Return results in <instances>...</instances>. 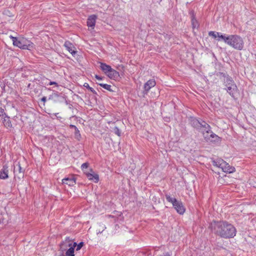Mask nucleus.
<instances>
[{"mask_svg":"<svg viewBox=\"0 0 256 256\" xmlns=\"http://www.w3.org/2000/svg\"><path fill=\"white\" fill-rule=\"evenodd\" d=\"M210 228L213 232L224 238H234L236 234V228L226 222L214 221Z\"/></svg>","mask_w":256,"mask_h":256,"instance_id":"1","label":"nucleus"},{"mask_svg":"<svg viewBox=\"0 0 256 256\" xmlns=\"http://www.w3.org/2000/svg\"><path fill=\"white\" fill-rule=\"evenodd\" d=\"M10 38L12 41L13 44L21 49L30 50L34 48V44L26 38H17L12 36H10Z\"/></svg>","mask_w":256,"mask_h":256,"instance_id":"2","label":"nucleus"},{"mask_svg":"<svg viewBox=\"0 0 256 256\" xmlns=\"http://www.w3.org/2000/svg\"><path fill=\"white\" fill-rule=\"evenodd\" d=\"M226 44L238 50H242L244 46L243 39L237 34L228 35V39H226Z\"/></svg>","mask_w":256,"mask_h":256,"instance_id":"3","label":"nucleus"},{"mask_svg":"<svg viewBox=\"0 0 256 256\" xmlns=\"http://www.w3.org/2000/svg\"><path fill=\"white\" fill-rule=\"evenodd\" d=\"M224 84L226 87L225 89L226 92L230 96L234 98V94L238 92V87L232 78L228 76H224Z\"/></svg>","mask_w":256,"mask_h":256,"instance_id":"4","label":"nucleus"},{"mask_svg":"<svg viewBox=\"0 0 256 256\" xmlns=\"http://www.w3.org/2000/svg\"><path fill=\"white\" fill-rule=\"evenodd\" d=\"M166 198L168 202L172 204L178 213L180 214H183L184 213L186 209L181 201H178L176 198H172L168 194L166 195Z\"/></svg>","mask_w":256,"mask_h":256,"instance_id":"5","label":"nucleus"},{"mask_svg":"<svg viewBox=\"0 0 256 256\" xmlns=\"http://www.w3.org/2000/svg\"><path fill=\"white\" fill-rule=\"evenodd\" d=\"M84 174L89 180L93 181L94 182H98L99 176L96 174L92 168L90 170V172H84Z\"/></svg>","mask_w":256,"mask_h":256,"instance_id":"6","label":"nucleus"},{"mask_svg":"<svg viewBox=\"0 0 256 256\" xmlns=\"http://www.w3.org/2000/svg\"><path fill=\"white\" fill-rule=\"evenodd\" d=\"M156 84V82L154 80L151 79L148 80L146 82L144 86V94H146L150 89L153 87H154Z\"/></svg>","mask_w":256,"mask_h":256,"instance_id":"7","label":"nucleus"},{"mask_svg":"<svg viewBox=\"0 0 256 256\" xmlns=\"http://www.w3.org/2000/svg\"><path fill=\"white\" fill-rule=\"evenodd\" d=\"M210 134L209 137L207 138L206 136H204V138L206 141H210L214 144H218L220 142L221 140L220 137L212 131H210Z\"/></svg>","mask_w":256,"mask_h":256,"instance_id":"8","label":"nucleus"},{"mask_svg":"<svg viewBox=\"0 0 256 256\" xmlns=\"http://www.w3.org/2000/svg\"><path fill=\"white\" fill-rule=\"evenodd\" d=\"M76 183V179L74 176L64 178L62 180V184L68 186H73Z\"/></svg>","mask_w":256,"mask_h":256,"instance_id":"9","label":"nucleus"},{"mask_svg":"<svg viewBox=\"0 0 256 256\" xmlns=\"http://www.w3.org/2000/svg\"><path fill=\"white\" fill-rule=\"evenodd\" d=\"M97 16L95 14H92L88 16L87 20V26L94 29L96 24Z\"/></svg>","mask_w":256,"mask_h":256,"instance_id":"10","label":"nucleus"},{"mask_svg":"<svg viewBox=\"0 0 256 256\" xmlns=\"http://www.w3.org/2000/svg\"><path fill=\"white\" fill-rule=\"evenodd\" d=\"M221 169L224 172L228 174L232 173L235 172L236 170L234 166H230L226 162H224V164L222 166Z\"/></svg>","mask_w":256,"mask_h":256,"instance_id":"11","label":"nucleus"},{"mask_svg":"<svg viewBox=\"0 0 256 256\" xmlns=\"http://www.w3.org/2000/svg\"><path fill=\"white\" fill-rule=\"evenodd\" d=\"M8 169L7 165H4L2 169L0 170V178L2 180H6L8 178Z\"/></svg>","mask_w":256,"mask_h":256,"instance_id":"12","label":"nucleus"},{"mask_svg":"<svg viewBox=\"0 0 256 256\" xmlns=\"http://www.w3.org/2000/svg\"><path fill=\"white\" fill-rule=\"evenodd\" d=\"M64 46L66 49L72 55L76 54V51L74 50V45L68 41H66L64 44Z\"/></svg>","mask_w":256,"mask_h":256,"instance_id":"13","label":"nucleus"},{"mask_svg":"<svg viewBox=\"0 0 256 256\" xmlns=\"http://www.w3.org/2000/svg\"><path fill=\"white\" fill-rule=\"evenodd\" d=\"M68 246L70 248L66 250V256H74V248L76 246V242H74L73 244H68Z\"/></svg>","mask_w":256,"mask_h":256,"instance_id":"14","label":"nucleus"},{"mask_svg":"<svg viewBox=\"0 0 256 256\" xmlns=\"http://www.w3.org/2000/svg\"><path fill=\"white\" fill-rule=\"evenodd\" d=\"M200 128H204V130L208 134H209L211 131V128L210 126L202 120H200Z\"/></svg>","mask_w":256,"mask_h":256,"instance_id":"15","label":"nucleus"},{"mask_svg":"<svg viewBox=\"0 0 256 256\" xmlns=\"http://www.w3.org/2000/svg\"><path fill=\"white\" fill-rule=\"evenodd\" d=\"M100 68L106 74L110 72L112 69L110 66L103 62H100Z\"/></svg>","mask_w":256,"mask_h":256,"instance_id":"16","label":"nucleus"},{"mask_svg":"<svg viewBox=\"0 0 256 256\" xmlns=\"http://www.w3.org/2000/svg\"><path fill=\"white\" fill-rule=\"evenodd\" d=\"M224 160L221 158H216L212 161V164L218 168H222V166L224 164Z\"/></svg>","mask_w":256,"mask_h":256,"instance_id":"17","label":"nucleus"},{"mask_svg":"<svg viewBox=\"0 0 256 256\" xmlns=\"http://www.w3.org/2000/svg\"><path fill=\"white\" fill-rule=\"evenodd\" d=\"M4 115H6L5 114H4ZM2 122L4 124V125L5 127L8 128H11L12 126L10 118V117L5 116L4 118H3Z\"/></svg>","mask_w":256,"mask_h":256,"instance_id":"18","label":"nucleus"},{"mask_svg":"<svg viewBox=\"0 0 256 256\" xmlns=\"http://www.w3.org/2000/svg\"><path fill=\"white\" fill-rule=\"evenodd\" d=\"M216 34L218 36V38L216 39L217 40H223L226 44V41H228L226 39H228V35L223 34L221 32H218V34Z\"/></svg>","mask_w":256,"mask_h":256,"instance_id":"19","label":"nucleus"},{"mask_svg":"<svg viewBox=\"0 0 256 256\" xmlns=\"http://www.w3.org/2000/svg\"><path fill=\"white\" fill-rule=\"evenodd\" d=\"M110 78L114 79L119 76V73L114 69L112 68V70L108 72L106 74Z\"/></svg>","mask_w":256,"mask_h":256,"instance_id":"20","label":"nucleus"},{"mask_svg":"<svg viewBox=\"0 0 256 256\" xmlns=\"http://www.w3.org/2000/svg\"><path fill=\"white\" fill-rule=\"evenodd\" d=\"M200 120H197L196 118H194L192 120V126L196 128H200Z\"/></svg>","mask_w":256,"mask_h":256,"instance_id":"21","label":"nucleus"},{"mask_svg":"<svg viewBox=\"0 0 256 256\" xmlns=\"http://www.w3.org/2000/svg\"><path fill=\"white\" fill-rule=\"evenodd\" d=\"M59 96L60 95L58 94V93L56 92L50 95L48 97V100H54L55 102H56L58 101V98H59Z\"/></svg>","mask_w":256,"mask_h":256,"instance_id":"22","label":"nucleus"},{"mask_svg":"<svg viewBox=\"0 0 256 256\" xmlns=\"http://www.w3.org/2000/svg\"><path fill=\"white\" fill-rule=\"evenodd\" d=\"M99 228L96 230L97 234H101L106 228V226L102 224H100L98 225Z\"/></svg>","mask_w":256,"mask_h":256,"instance_id":"23","label":"nucleus"},{"mask_svg":"<svg viewBox=\"0 0 256 256\" xmlns=\"http://www.w3.org/2000/svg\"><path fill=\"white\" fill-rule=\"evenodd\" d=\"M192 24L194 28H197L198 27V24L196 20L194 18V16L192 15Z\"/></svg>","mask_w":256,"mask_h":256,"instance_id":"24","label":"nucleus"},{"mask_svg":"<svg viewBox=\"0 0 256 256\" xmlns=\"http://www.w3.org/2000/svg\"><path fill=\"white\" fill-rule=\"evenodd\" d=\"M98 84L100 86L103 88H104L108 91H110V92L112 91V90L111 89V86L110 84Z\"/></svg>","mask_w":256,"mask_h":256,"instance_id":"25","label":"nucleus"},{"mask_svg":"<svg viewBox=\"0 0 256 256\" xmlns=\"http://www.w3.org/2000/svg\"><path fill=\"white\" fill-rule=\"evenodd\" d=\"M84 86L88 88L91 92H92L93 94H96V91L92 87H90L88 84L85 82L84 84Z\"/></svg>","mask_w":256,"mask_h":256,"instance_id":"26","label":"nucleus"},{"mask_svg":"<svg viewBox=\"0 0 256 256\" xmlns=\"http://www.w3.org/2000/svg\"><path fill=\"white\" fill-rule=\"evenodd\" d=\"M74 136H75L76 138L78 140H80V138H81V135L80 134V132L78 130V128H76V130H75Z\"/></svg>","mask_w":256,"mask_h":256,"instance_id":"27","label":"nucleus"},{"mask_svg":"<svg viewBox=\"0 0 256 256\" xmlns=\"http://www.w3.org/2000/svg\"><path fill=\"white\" fill-rule=\"evenodd\" d=\"M216 34H218V32H214V31H210L208 32V35L210 36H212L214 38H218V36Z\"/></svg>","mask_w":256,"mask_h":256,"instance_id":"28","label":"nucleus"},{"mask_svg":"<svg viewBox=\"0 0 256 256\" xmlns=\"http://www.w3.org/2000/svg\"><path fill=\"white\" fill-rule=\"evenodd\" d=\"M88 162L82 164L81 166V169L84 172L85 170L88 168Z\"/></svg>","mask_w":256,"mask_h":256,"instance_id":"29","label":"nucleus"},{"mask_svg":"<svg viewBox=\"0 0 256 256\" xmlns=\"http://www.w3.org/2000/svg\"><path fill=\"white\" fill-rule=\"evenodd\" d=\"M114 132L118 136H120V134H121L120 130L117 126L114 127Z\"/></svg>","mask_w":256,"mask_h":256,"instance_id":"30","label":"nucleus"},{"mask_svg":"<svg viewBox=\"0 0 256 256\" xmlns=\"http://www.w3.org/2000/svg\"><path fill=\"white\" fill-rule=\"evenodd\" d=\"M83 245H84V242H80L78 244H76V250H80V248H82Z\"/></svg>","mask_w":256,"mask_h":256,"instance_id":"31","label":"nucleus"},{"mask_svg":"<svg viewBox=\"0 0 256 256\" xmlns=\"http://www.w3.org/2000/svg\"><path fill=\"white\" fill-rule=\"evenodd\" d=\"M54 84L56 86H58V84L55 82H50V83L48 85H52Z\"/></svg>","mask_w":256,"mask_h":256,"instance_id":"32","label":"nucleus"},{"mask_svg":"<svg viewBox=\"0 0 256 256\" xmlns=\"http://www.w3.org/2000/svg\"><path fill=\"white\" fill-rule=\"evenodd\" d=\"M95 78H96L98 80H102V78L101 76H98V75H97V74H96V75H95Z\"/></svg>","mask_w":256,"mask_h":256,"instance_id":"33","label":"nucleus"},{"mask_svg":"<svg viewBox=\"0 0 256 256\" xmlns=\"http://www.w3.org/2000/svg\"><path fill=\"white\" fill-rule=\"evenodd\" d=\"M18 172L20 173L22 172V167L20 165V164L18 163Z\"/></svg>","mask_w":256,"mask_h":256,"instance_id":"34","label":"nucleus"},{"mask_svg":"<svg viewBox=\"0 0 256 256\" xmlns=\"http://www.w3.org/2000/svg\"><path fill=\"white\" fill-rule=\"evenodd\" d=\"M159 256H171V255L168 252L164 253L162 254H161Z\"/></svg>","mask_w":256,"mask_h":256,"instance_id":"35","label":"nucleus"},{"mask_svg":"<svg viewBox=\"0 0 256 256\" xmlns=\"http://www.w3.org/2000/svg\"><path fill=\"white\" fill-rule=\"evenodd\" d=\"M41 100L44 102H45L46 101V96H43Z\"/></svg>","mask_w":256,"mask_h":256,"instance_id":"36","label":"nucleus"},{"mask_svg":"<svg viewBox=\"0 0 256 256\" xmlns=\"http://www.w3.org/2000/svg\"><path fill=\"white\" fill-rule=\"evenodd\" d=\"M70 128H74V130H76V128H78L76 126L73 125V124H70Z\"/></svg>","mask_w":256,"mask_h":256,"instance_id":"37","label":"nucleus"},{"mask_svg":"<svg viewBox=\"0 0 256 256\" xmlns=\"http://www.w3.org/2000/svg\"><path fill=\"white\" fill-rule=\"evenodd\" d=\"M58 113L52 114V118L53 116H56L57 117V116H58Z\"/></svg>","mask_w":256,"mask_h":256,"instance_id":"38","label":"nucleus"},{"mask_svg":"<svg viewBox=\"0 0 256 256\" xmlns=\"http://www.w3.org/2000/svg\"><path fill=\"white\" fill-rule=\"evenodd\" d=\"M0 112L2 113V114H3L4 113V110L3 109H1V110H0Z\"/></svg>","mask_w":256,"mask_h":256,"instance_id":"39","label":"nucleus"},{"mask_svg":"<svg viewBox=\"0 0 256 256\" xmlns=\"http://www.w3.org/2000/svg\"><path fill=\"white\" fill-rule=\"evenodd\" d=\"M57 118L60 120V118H62L60 116H57Z\"/></svg>","mask_w":256,"mask_h":256,"instance_id":"40","label":"nucleus"},{"mask_svg":"<svg viewBox=\"0 0 256 256\" xmlns=\"http://www.w3.org/2000/svg\"><path fill=\"white\" fill-rule=\"evenodd\" d=\"M64 256V255H62V256Z\"/></svg>","mask_w":256,"mask_h":256,"instance_id":"41","label":"nucleus"}]
</instances>
